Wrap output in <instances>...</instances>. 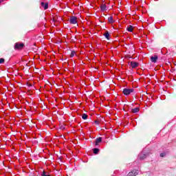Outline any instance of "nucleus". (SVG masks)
<instances>
[{"label":"nucleus","instance_id":"obj_16","mask_svg":"<svg viewBox=\"0 0 176 176\" xmlns=\"http://www.w3.org/2000/svg\"><path fill=\"white\" fill-rule=\"evenodd\" d=\"M146 157V155L144 154L143 155H140L139 156V159L140 160H144V159H145Z\"/></svg>","mask_w":176,"mask_h":176},{"label":"nucleus","instance_id":"obj_21","mask_svg":"<svg viewBox=\"0 0 176 176\" xmlns=\"http://www.w3.org/2000/svg\"><path fill=\"white\" fill-rule=\"evenodd\" d=\"M160 157H164L166 156V153H160Z\"/></svg>","mask_w":176,"mask_h":176},{"label":"nucleus","instance_id":"obj_1","mask_svg":"<svg viewBox=\"0 0 176 176\" xmlns=\"http://www.w3.org/2000/svg\"><path fill=\"white\" fill-rule=\"evenodd\" d=\"M122 93L124 94V96H130L131 93H134V89L124 88L122 91Z\"/></svg>","mask_w":176,"mask_h":176},{"label":"nucleus","instance_id":"obj_10","mask_svg":"<svg viewBox=\"0 0 176 176\" xmlns=\"http://www.w3.org/2000/svg\"><path fill=\"white\" fill-rule=\"evenodd\" d=\"M133 30H134V27H133V25H129L126 28V30L129 32H133Z\"/></svg>","mask_w":176,"mask_h":176},{"label":"nucleus","instance_id":"obj_9","mask_svg":"<svg viewBox=\"0 0 176 176\" xmlns=\"http://www.w3.org/2000/svg\"><path fill=\"white\" fill-rule=\"evenodd\" d=\"M100 142H102V138H98L96 140L95 145H98Z\"/></svg>","mask_w":176,"mask_h":176},{"label":"nucleus","instance_id":"obj_8","mask_svg":"<svg viewBox=\"0 0 176 176\" xmlns=\"http://www.w3.org/2000/svg\"><path fill=\"white\" fill-rule=\"evenodd\" d=\"M100 10H101L102 12H105V10H107V5L101 4L100 5Z\"/></svg>","mask_w":176,"mask_h":176},{"label":"nucleus","instance_id":"obj_6","mask_svg":"<svg viewBox=\"0 0 176 176\" xmlns=\"http://www.w3.org/2000/svg\"><path fill=\"white\" fill-rule=\"evenodd\" d=\"M157 58L158 56L155 55L154 56L151 57V61H152V63H156L157 61Z\"/></svg>","mask_w":176,"mask_h":176},{"label":"nucleus","instance_id":"obj_2","mask_svg":"<svg viewBox=\"0 0 176 176\" xmlns=\"http://www.w3.org/2000/svg\"><path fill=\"white\" fill-rule=\"evenodd\" d=\"M24 44L23 43H16L14 47L15 50H22Z\"/></svg>","mask_w":176,"mask_h":176},{"label":"nucleus","instance_id":"obj_11","mask_svg":"<svg viewBox=\"0 0 176 176\" xmlns=\"http://www.w3.org/2000/svg\"><path fill=\"white\" fill-rule=\"evenodd\" d=\"M108 21L109 23H110L111 24L115 23V21L113 20V16H111L108 18Z\"/></svg>","mask_w":176,"mask_h":176},{"label":"nucleus","instance_id":"obj_13","mask_svg":"<svg viewBox=\"0 0 176 176\" xmlns=\"http://www.w3.org/2000/svg\"><path fill=\"white\" fill-rule=\"evenodd\" d=\"M103 35L106 38V39L109 40V32H108V31H107L105 33H104Z\"/></svg>","mask_w":176,"mask_h":176},{"label":"nucleus","instance_id":"obj_15","mask_svg":"<svg viewBox=\"0 0 176 176\" xmlns=\"http://www.w3.org/2000/svg\"><path fill=\"white\" fill-rule=\"evenodd\" d=\"M93 151H94V153L95 155H97V153H98V152H100V149H98L97 148H94Z\"/></svg>","mask_w":176,"mask_h":176},{"label":"nucleus","instance_id":"obj_23","mask_svg":"<svg viewBox=\"0 0 176 176\" xmlns=\"http://www.w3.org/2000/svg\"><path fill=\"white\" fill-rule=\"evenodd\" d=\"M126 57H128L129 58H131L129 55H126Z\"/></svg>","mask_w":176,"mask_h":176},{"label":"nucleus","instance_id":"obj_12","mask_svg":"<svg viewBox=\"0 0 176 176\" xmlns=\"http://www.w3.org/2000/svg\"><path fill=\"white\" fill-rule=\"evenodd\" d=\"M131 112H132L133 113H137L138 112H140V108L136 107V108H135V109H133L131 110Z\"/></svg>","mask_w":176,"mask_h":176},{"label":"nucleus","instance_id":"obj_22","mask_svg":"<svg viewBox=\"0 0 176 176\" xmlns=\"http://www.w3.org/2000/svg\"><path fill=\"white\" fill-rule=\"evenodd\" d=\"M95 124H100V121H98V120H95Z\"/></svg>","mask_w":176,"mask_h":176},{"label":"nucleus","instance_id":"obj_3","mask_svg":"<svg viewBox=\"0 0 176 176\" xmlns=\"http://www.w3.org/2000/svg\"><path fill=\"white\" fill-rule=\"evenodd\" d=\"M78 18L75 16H72L70 17L69 19V23L70 24H76V23H78Z\"/></svg>","mask_w":176,"mask_h":176},{"label":"nucleus","instance_id":"obj_18","mask_svg":"<svg viewBox=\"0 0 176 176\" xmlns=\"http://www.w3.org/2000/svg\"><path fill=\"white\" fill-rule=\"evenodd\" d=\"M75 54H76V52H75V51H72V52H71V54H70V57H74V56H75Z\"/></svg>","mask_w":176,"mask_h":176},{"label":"nucleus","instance_id":"obj_5","mask_svg":"<svg viewBox=\"0 0 176 176\" xmlns=\"http://www.w3.org/2000/svg\"><path fill=\"white\" fill-rule=\"evenodd\" d=\"M41 6L46 10L47 9H49V3L41 2Z\"/></svg>","mask_w":176,"mask_h":176},{"label":"nucleus","instance_id":"obj_19","mask_svg":"<svg viewBox=\"0 0 176 176\" xmlns=\"http://www.w3.org/2000/svg\"><path fill=\"white\" fill-rule=\"evenodd\" d=\"M3 63H5V58H0V64H3Z\"/></svg>","mask_w":176,"mask_h":176},{"label":"nucleus","instance_id":"obj_14","mask_svg":"<svg viewBox=\"0 0 176 176\" xmlns=\"http://www.w3.org/2000/svg\"><path fill=\"white\" fill-rule=\"evenodd\" d=\"M41 176H50V175H49L48 172L43 170V173L41 174Z\"/></svg>","mask_w":176,"mask_h":176},{"label":"nucleus","instance_id":"obj_20","mask_svg":"<svg viewBox=\"0 0 176 176\" xmlns=\"http://www.w3.org/2000/svg\"><path fill=\"white\" fill-rule=\"evenodd\" d=\"M59 129H60V130H65V125H60Z\"/></svg>","mask_w":176,"mask_h":176},{"label":"nucleus","instance_id":"obj_17","mask_svg":"<svg viewBox=\"0 0 176 176\" xmlns=\"http://www.w3.org/2000/svg\"><path fill=\"white\" fill-rule=\"evenodd\" d=\"M82 118L84 120H86V119H87V114L83 113V114L82 115Z\"/></svg>","mask_w":176,"mask_h":176},{"label":"nucleus","instance_id":"obj_7","mask_svg":"<svg viewBox=\"0 0 176 176\" xmlns=\"http://www.w3.org/2000/svg\"><path fill=\"white\" fill-rule=\"evenodd\" d=\"M128 50L129 53H134L135 50H134V45H130L128 48Z\"/></svg>","mask_w":176,"mask_h":176},{"label":"nucleus","instance_id":"obj_4","mask_svg":"<svg viewBox=\"0 0 176 176\" xmlns=\"http://www.w3.org/2000/svg\"><path fill=\"white\" fill-rule=\"evenodd\" d=\"M130 65H131V68H133V69H134V68H137V67H138L140 65V63H138L135 61H131L130 63Z\"/></svg>","mask_w":176,"mask_h":176}]
</instances>
